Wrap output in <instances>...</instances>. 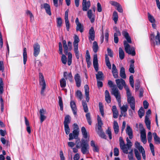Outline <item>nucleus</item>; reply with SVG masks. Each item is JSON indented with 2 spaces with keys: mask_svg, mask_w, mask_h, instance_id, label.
<instances>
[{
  "mask_svg": "<svg viewBox=\"0 0 160 160\" xmlns=\"http://www.w3.org/2000/svg\"><path fill=\"white\" fill-rule=\"evenodd\" d=\"M122 35L127 40V41H124L123 42V44L126 52L128 54L131 55L132 56H134L136 54L135 48L132 47H130V45L128 43H132V41L130 37L129 36L128 33L126 30H124L122 32Z\"/></svg>",
  "mask_w": 160,
  "mask_h": 160,
  "instance_id": "1",
  "label": "nucleus"
},
{
  "mask_svg": "<svg viewBox=\"0 0 160 160\" xmlns=\"http://www.w3.org/2000/svg\"><path fill=\"white\" fill-rule=\"evenodd\" d=\"M98 128L96 129V132L98 135L102 138L105 139H107V137L105 133L103 131L102 128V126L103 125V123L102 122L101 118L99 115L98 116Z\"/></svg>",
  "mask_w": 160,
  "mask_h": 160,
  "instance_id": "2",
  "label": "nucleus"
},
{
  "mask_svg": "<svg viewBox=\"0 0 160 160\" xmlns=\"http://www.w3.org/2000/svg\"><path fill=\"white\" fill-rule=\"evenodd\" d=\"M73 130L72 133H69V140H71L74 139H77L78 138L79 134V127L76 123H74L73 124Z\"/></svg>",
  "mask_w": 160,
  "mask_h": 160,
  "instance_id": "3",
  "label": "nucleus"
},
{
  "mask_svg": "<svg viewBox=\"0 0 160 160\" xmlns=\"http://www.w3.org/2000/svg\"><path fill=\"white\" fill-rule=\"evenodd\" d=\"M79 41L78 37L75 35L74 38V41L73 42L74 51L77 59H78L79 58V54L78 49V43Z\"/></svg>",
  "mask_w": 160,
  "mask_h": 160,
  "instance_id": "4",
  "label": "nucleus"
},
{
  "mask_svg": "<svg viewBox=\"0 0 160 160\" xmlns=\"http://www.w3.org/2000/svg\"><path fill=\"white\" fill-rule=\"evenodd\" d=\"M71 118L69 115H67L64 118V120L63 122L64 127L65 131L66 134L68 135L70 132V128L68 124L70 123Z\"/></svg>",
  "mask_w": 160,
  "mask_h": 160,
  "instance_id": "5",
  "label": "nucleus"
},
{
  "mask_svg": "<svg viewBox=\"0 0 160 160\" xmlns=\"http://www.w3.org/2000/svg\"><path fill=\"white\" fill-rule=\"evenodd\" d=\"M81 147V150L83 154H88L89 153V145L86 140L84 139H82Z\"/></svg>",
  "mask_w": 160,
  "mask_h": 160,
  "instance_id": "6",
  "label": "nucleus"
},
{
  "mask_svg": "<svg viewBox=\"0 0 160 160\" xmlns=\"http://www.w3.org/2000/svg\"><path fill=\"white\" fill-rule=\"evenodd\" d=\"M39 84L40 85L42 86L41 94L42 95L43 94L44 90L46 88V84L43 75L41 72L39 73Z\"/></svg>",
  "mask_w": 160,
  "mask_h": 160,
  "instance_id": "7",
  "label": "nucleus"
},
{
  "mask_svg": "<svg viewBox=\"0 0 160 160\" xmlns=\"http://www.w3.org/2000/svg\"><path fill=\"white\" fill-rule=\"evenodd\" d=\"M119 142L120 147L121 149L122 150L123 153L128 154V149L129 148H128L127 145L125 144L123 140L121 137L119 138Z\"/></svg>",
  "mask_w": 160,
  "mask_h": 160,
  "instance_id": "8",
  "label": "nucleus"
},
{
  "mask_svg": "<svg viewBox=\"0 0 160 160\" xmlns=\"http://www.w3.org/2000/svg\"><path fill=\"white\" fill-rule=\"evenodd\" d=\"M112 94L115 97L119 105L120 106L121 105V96L118 89L117 88L112 89Z\"/></svg>",
  "mask_w": 160,
  "mask_h": 160,
  "instance_id": "9",
  "label": "nucleus"
},
{
  "mask_svg": "<svg viewBox=\"0 0 160 160\" xmlns=\"http://www.w3.org/2000/svg\"><path fill=\"white\" fill-rule=\"evenodd\" d=\"M58 46H59V54H60L62 55V56L61 58V61L62 62L65 64L67 63V57L66 56L62 54V44L61 42H60L58 43Z\"/></svg>",
  "mask_w": 160,
  "mask_h": 160,
  "instance_id": "10",
  "label": "nucleus"
},
{
  "mask_svg": "<svg viewBox=\"0 0 160 160\" xmlns=\"http://www.w3.org/2000/svg\"><path fill=\"white\" fill-rule=\"evenodd\" d=\"M117 85L118 88L120 90H122L123 87V85H125L124 80L122 78L116 79L115 80Z\"/></svg>",
  "mask_w": 160,
  "mask_h": 160,
  "instance_id": "11",
  "label": "nucleus"
},
{
  "mask_svg": "<svg viewBox=\"0 0 160 160\" xmlns=\"http://www.w3.org/2000/svg\"><path fill=\"white\" fill-rule=\"evenodd\" d=\"M69 10H67L65 12L64 19L67 30L69 31L70 27V24L68 19V13Z\"/></svg>",
  "mask_w": 160,
  "mask_h": 160,
  "instance_id": "12",
  "label": "nucleus"
},
{
  "mask_svg": "<svg viewBox=\"0 0 160 160\" xmlns=\"http://www.w3.org/2000/svg\"><path fill=\"white\" fill-rule=\"evenodd\" d=\"M127 102L130 104V106L132 110H135V99L133 97L127 98Z\"/></svg>",
  "mask_w": 160,
  "mask_h": 160,
  "instance_id": "13",
  "label": "nucleus"
},
{
  "mask_svg": "<svg viewBox=\"0 0 160 160\" xmlns=\"http://www.w3.org/2000/svg\"><path fill=\"white\" fill-rule=\"evenodd\" d=\"M41 8H44L45 9L47 14L50 16L51 15V8L49 4L47 3H44L43 4H41Z\"/></svg>",
  "mask_w": 160,
  "mask_h": 160,
  "instance_id": "14",
  "label": "nucleus"
},
{
  "mask_svg": "<svg viewBox=\"0 0 160 160\" xmlns=\"http://www.w3.org/2000/svg\"><path fill=\"white\" fill-rule=\"evenodd\" d=\"M90 6L91 3L89 1L87 2V0H83L82 6L83 11H87L90 8Z\"/></svg>",
  "mask_w": 160,
  "mask_h": 160,
  "instance_id": "15",
  "label": "nucleus"
},
{
  "mask_svg": "<svg viewBox=\"0 0 160 160\" xmlns=\"http://www.w3.org/2000/svg\"><path fill=\"white\" fill-rule=\"evenodd\" d=\"M33 55L35 57H37L40 52V46L38 43H35L33 45Z\"/></svg>",
  "mask_w": 160,
  "mask_h": 160,
  "instance_id": "16",
  "label": "nucleus"
},
{
  "mask_svg": "<svg viewBox=\"0 0 160 160\" xmlns=\"http://www.w3.org/2000/svg\"><path fill=\"white\" fill-rule=\"evenodd\" d=\"M110 3L112 6H115L116 8V9L120 12H123V9L120 4L117 2L111 1L110 2Z\"/></svg>",
  "mask_w": 160,
  "mask_h": 160,
  "instance_id": "17",
  "label": "nucleus"
},
{
  "mask_svg": "<svg viewBox=\"0 0 160 160\" xmlns=\"http://www.w3.org/2000/svg\"><path fill=\"white\" fill-rule=\"evenodd\" d=\"M95 32L93 27H92L89 30L88 39L90 41H94L95 38Z\"/></svg>",
  "mask_w": 160,
  "mask_h": 160,
  "instance_id": "18",
  "label": "nucleus"
},
{
  "mask_svg": "<svg viewBox=\"0 0 160 160\" xmlns=\"http://www.w3.org/2000/svg\"><path fill=\"white\" fill-rule=\"evenodd\" d=\"M74 79L77 87L79 88L81 86V80L80 76L78 73L76 74L74 76Z\"/></svg>",
  "mask_w": 160,
  "mask_h": 160,
  "instance_id": "19",
  "label": "nucleus"
},
{
  "mask_svg": "<svg viewBox=\"0 0 160 160\" xmlns=\"http://www.w3.org/2000/svg\"><path fill=\"white\" fill-rule=\"evenodd\" d=\"M93 67L96 72H98V56L97 54L94 56L93 58Z\"/></svg>",
  "mask_w": 160,
  "mask_h": 160,
  "instance_id": "20",
  "label": "nucleus"
},
{
  "mask_svg": "<svg viewBox=\"0 0 160 160\" xmlns=\"http://www.w3.org/2000/svg\"><path fill=\"white\" fill-rule=\"evenodd\" d=\"M87 16L90 20L91 23H92L94 22L95 21V16L92 14L91 9H89L88 11Z\"/></svg>",
  "mask_w": 160,
  "mask_h": 160,
  "instance_id": "21",
  "label": "nucleus"
},
{
  "mask_svg": "<svg viewBox=\"0 0 160 160\" xmlns=\"http://www.w3.org/2000/svg\"><path fill=\"white\" fill-rule=\"evenodd\" d=\"M85 89V94L86 96V99L87 102L89 100V88L88 85H85L84 87Z\"/></svg>",
  "mask_w": 160,
  "mask_h": 160,
  "instance_id": "22",
  "label": "nucleus"
},
{
  "mask_svg": "<svg viewBox=\"0 0 160 160\" xmlns=\"http://www.w3.org/2000/svg\"><path fill=\"white\" fill-rule=\"evenodd\" d=\"M45 112L46 111L43 109H41L40 110V122L41 123L46 118V117L44 115Z\"/></svg>",
  "mask_w": 160,
  "mask_h": 160,
  "instance_id": "23",
  "label": "nucleus"
},
{
  "mask_svg": "<svg viewBox=\"0 0 160 160\" xmlns=\"http://www.w3.org/2000/svg\"><path fill=\"white\" fill-rule=\"evenodd\" d=\"M70 106L74 115H77V108L75 102L71 101L70 102Z\"/></svg>",
  "mask_w": 160,
  "mask_h": 160,
  "instance_id": "24",
  "label": "nucleus"
},
{
  "mask_svg": "<svg viewBox=\"0 0 160 160\" xmlns=\"http://www.w3.org/2000/svg\"><path fill=\"white\" fill-rule=\"evenodd\" d=\"M85 58L86 62L87 64V66L89 68L91 63L90 61V56L89 54V52L88 50H87L86 52Z\"/></svg>",
  "mask_w": 160,
  "mask_h": 160,
  "instance_id": "25",
  "label": "nucleus"
},
{
  "mask_svg": "<svg viewBox=\"0 0 160 160\" xmlns=\"http://www.w3.org/2000/svg\"><path fill=\"white\" fill-rule=\"evenodd\" d=\"M126 132L129 136V138L132 139L133 138L132 131V129L129 126H127Z\"/></svg>",
  "mask_w": 160,
  "mask_h": 160,
  "instance_id": "26",
  "label": "nucleus"
},
{
  "mask_svg": "<svg viewBox=\"0 0 160 160\" xmlns=\"http://www.w3.org/2000/svg\"><path fill=\"white\" fill-rule=\"evenodd\" d=\"M90 145L93 147V150L94 152H98L99 151V148L98 146L95 144V142L93 140L91 141Z\"/></svg>",
  "mask_w": 160,
  "mask_h": 160,
  "instance_id": "27",
  "label": "nucleus"
},
{
  "mask_svg": "<svg viewBox=\"0 0 160 160\" xmlns=\"http://www.w3.org/2000/svg\"><path fill=\"white\" fill-rule=\"evenodd\" d=\"M105 100L108 103H109L111 102V98L109 92L108 90L105 91Z\"/></svg>",
  "mask_w": 160,
  "mask_h": 160,
  "instance_id": "28",
  "label": "nucleus"
},
{
  "mask_svg": "<svg viewBox=\"0 0 160 160\" xmlns=\"http://www.w3.org/2000/svg\"><path fill=\"white\" fill-rule=\"evenodd\" d=\"M134 60H132L130 61V68L129 70V72L132 73H134L135 71L134 69Z\"/></svg>",
  "mask_w": 160,
  "mask_h": 160,
  "instance_id": "29",
  "label": "nucleus"
},
{
  "mask_svg": "<svg viewBox=\"0 0 160 160\" xmlns=\"http://www.w3.org/2000/svg\"><path fill=\"white\" fill-rule=\"evenodd\" d=\"M25 123L27 126V131L29 134L31 133V128L29 125V123L28 120L25 117H24Z\"/></svg>",
  "mask_w": 160,
  "mask_h": 160,
  "instance_id": "30",
  "label": "nucleus"
},
{
  "mask_svg": "<svg viewBox=\"0 0 160 160\" xmlns=\"http://www.w3.org/2000/svg\"><path fill=\"white\" fill-rule=\"evenodd\" d=\"M145 122L148 129L149 130H150L151 128V122L149 120L148 116H145Z\"/></svg>",
  "mask_w": 160,
  "mask_h": 160,
  "instance_id": "31",
  "label": "nucleus"
},
{
  "mask_svg": "<svg viewBox=\"0 0 160 160\" xmlns=\"http://www.w3.org/2000/svg\"><path fill=\"white\" fill-rule=\"evenodd\" d=\"M113 128L115 133L116 134H117L119 131V126L117 122L116 121H114Z\"/></svg>",
  "mask_w": 160,
  "mask_h": 160,
  "instance_id": "32",
  "label": "nucleus"
},
{
  "mask_svg": "<svg viewBox=\"0 0 160 160\" xmlns=\"http://www.w3.org/2000/svg\"><path fill=\"white\" fill-rule=\"evenodd\" d=\"M62 42L64 49V53L67 54L68 52V48L67 44L66 41L65 40H63Z\"/></svg>",
  "mask_w": 160,
  "mask_h": 160,
  "instance_id": "33",
  "label": "nucleus"
},
{
  "mask_svg": "<svg viewBox=\"0 0 160 160\" xmlns=\"http://www.w3.org/2000/svg\"><path fill=\"white\" fill-rule=\"evenodd\" d=\"M23 63L25 65L26 64L27 59V49L26 48H23Z\"/></svg>",
  "mask_w": 160,
  "mask_h": 160,
  "instance_id": "34",
  "label": "nucleus"
},
{
  "mask_svg": "<svg viewBox=\"0 0 160 160\" xmlns=\"http://www.w3.org/2000/svg\"><path fill=\"white\" fill-rule=\"evenodd\" d=\"M119 55L120 59L121 60H122L124 58V52L121 47H120L119 48Z\"/></svg>",
  "mask_w": 160,
  "mask_h": 160,
  "instance_id": "35",
  "label": "nucleus"
},
{
  "mask_svg": "<svg viewBox=\"0 0 160 160\" xmlns=\"http://www.w3.org/2000/svg\"><path fill=\"white\" fill-rule=\"evenodd\" d=\"M120 77L122 78H126V75L125 73V70L124 67L121 68L120 70Z\"/></svg>",
  "mask_w": 160,
  "mask_h": 160,
  "instance_id": "36",
  "label": "nucleus"
},
{
  "mask_svg": "<svg viewBox=\"0 0 160 160\" xmlns=\"http://www.w3.org/2000/svg\"><path fill=\"white\" fill-rule=\"evenodd\" d=\"M154 139L155 142L157 144H160V138L158 136L156 132L153 133Z\"/></svg>",
  "mask_w": 160,
  "mask_h": 160,
  "instance_id": "37",
  "label": "nucleus"
},
{
  "mask_svg": "<svg viewBox=\"0 0 160 160\" xmlns=\"http://www.w3.org/2000/svg\"><path fill=\"white\" fill-rule=\"evenodd\" d=\"M92 48L94 52L96 53L98 52L99 47L97 42L94 41L93 42Z\"/></svg>",
  "mask_w": 160,
  "mask_h": 160,
  "instance_id": "38",
  "label": "nucleus"
},
{
  "mask_svg": "<svg viewBox=\"0 0 160 160\" xmlns=\"http://www.w3.org/2000/svg\"><path fill=\"white\" fill-rule=\"evenodd\" d=\"M103 74L102 72L99 71L96 74V78L97 80H103Z\"/></svg>",
  "mask_w": 160,
  "mask_h": 160,
  "instance_id": "39",
  "label": "nucleus"
},
{
  "mask_svg": "<svg viewBox=\"0 0 160 160\" xmlns=\"http://www.w3.org/2000/svg\"><path fill=\"white\" fill-rule=\"evenodd\" d=\"M140 152L142 154V158L144 160L146 159V155L145 151L142 146H141L140 147L138 148Z\"/></svg>",
  "mask_w": 160,
  "mask_h": 160,
  "instance_id": "40",
  "label": "nucleus"
},
{
  "mask_svg": "<svg viewBox=\"0 0 160 160\" xmlns=\"http://www.w3.org/2000/svg\"><path fill=\"white\" fill-rule=\"evenodd\" d=\"M76 30L77 31H79L81 32H83V26L81 23H78L77 25Z\"/></svg>",
  "mask_w": 160,
  "mask_h": 160,
  "instance_id": "41",
  "label": "nucleus"
},
{
  "mask_svg": "<svg viewBox=\"0 0 160 160\" xmlns=\"http://www.w3.org/2000/svg\"><path fill=\"white\" fill-rule=\"evenodd\" d=\"M105 62L106 66L109 69L111 68V65L110 62L109 58L107 55H105Z\"/></svg>",
  "mask_w": 160,
  "mask_h": 160,
  "instance_id": "42",
  "label": "nucleus"
},
{
  "mask_svg": "<svg viewBox=\"0 0 160 160\" xmlns=\"http://www.w3.org/2000/svg\"><path fill=\"white\" fill-rule=\"evenodd\" d=\"M81 132L83 135V137L85 138L86 139L88 138L87 132L85 128L82 127L81 128Z\"/></svg>",
  "mask_w": 160,
  "mask_h": 160,
  "instance_id": "43",
  "label": "nucleus"
},
{
  "mask_svg": "<svg viewBox=\"0 0 160 160\" xmlns=\"http://www.w3.org/2000/svg\"><path fill=\"white\" fill-rule=\"evenodd\" d=\"M60 85L61 88H64L66 87V82L65 79L64 78H62L60 81Z\"/></svg>",
  "mask_w": 160,
  "mask_h": 160,
  "instance_id": "44",
  "label": "nucleus"
},
{
  "mask_svg": "<svg viewBox=\"0 0 160 160\" xmlns=\"http://www.w3.org/2000/svg\"><path fill=\"white\" fill-rule=\"evenodd\" d=\"M113 20H114V22L116 24L118 20V13L116 11H114L113 13Z\"/></svg>",
  "mask_w": 160,
  "mask_h": 160,
  "instance_id": "45",
  "label": "nucleus"
},
{
  "mask_svg": "<svg viewBox=\"0 0 160 160\" xmlns=\"http://www.w3.org/2000/svg\"><path fill=\"white\" fill-rule=\"evenodd\" d=\"M148 18L150 22L152 23H154L155 22V19L153 17L149 12L148 13Z\"/></svg>",
  "mask_w": 160,
  "mask_h": 160,
  "instance_id": "46",
  "label": "nucleus"
},
{
  "mask_svg": "<svg viewBox=\"0 0 160 160\" xmlns=\"http://www.w3.org/2000/svg\"><path fill=\"white\" fill-rule=\"evenodd\" d=\"M138 114L140 118H142L144 114V111L142 107H141L138 112Z\"/></svg>",
  "mask_w": 160,
  "mask_h": 160,
  "instance_id": "47",
  "label": "nucleus"
},
{
  "mask_svg": "<svg viewBox=\"0 0 160 160\" xmlns=\"http://www.w3.org/2000/svg\"><path fill=\"white\" fill-rule=\"evenodd\" d=\"M57 25L58 27L60 28L62 26V20L61 18H57Z\"/></svg>",
  "mask_w": 160,
  "mask_h": 160,
  "instance_id": "48",
  "label": "nucleus"
},
{
  "mask_svg": "<svg viewBox=\"0 0 160 160\" xmlns=\"http://www.w3.org/2000/svg\"><path fill=\"white\" fill-rule=\"evenodd\" d=\"M135 157L138 160H141V155L139 151L137 149L134 150Z\"/></svg>",
  "mask_w": 160,
  "mask_h": 160,
  "instance_id": "49",
  "label": "nucleus"
},
{
  "mask_svg": "<svg viewBox=\"0 0 160 160\" xmlns=\"http://www.w3.org/2000/svg\"><path fill=\"white\" fill-rule=\"evenodd\" d=\"M99 107L100 112L102 116H104V112L103 110V107L102 103L99 102Z\"/></svg>",
  "mask_w": 160,
  "mask_h": 160,
  "instance_id": "50",
  "label": "nucleus"
},
{
  "mask_svg": "<svg viewBox=\"0 0 160 160\" xmlns=\"http://www.w3.org/2000/svg\"><path fill=\"white\" fill-rule=\"evenodd\" d=\"M59 102L58 103L60 107V109L61 110L63 111V104L62 98L60 96H59L58 97Z\"/></svg>",
  "mask_w": 160,
  "mask_h": 160,
  "instance_id": "51",
  "label": "nucleus"
},
{
  "mask_svg": "<svg viewBox=\"0 0 160 160\" xmlns=\"http://www.w3.org/2000/svg\"><path fill=\"white\" fill-rule=\"evenodd\" d=\"M82 105L84 112H88V108L86 101H82Z\"/></svg>",
  "mask_w": 160,
  "mask_h": 160,
  "instance_id": "52",
  "label": "nucleus"
},
{
  "mask_svg": "<svg viewBox=\"0 0 160 160\" xmlns=\"http://www.w3.org/2000/svg\"><path fill=\"white\" fill-rule=\"evenodd\" d=\"M76 96L80 100H81L82 98V95L80 90H78L76 93Z\"/></svg>",
  "mask_w": 160,
  "mask_h": 160,
  "instance_id": "53",
  "label": "nucleus"
},
{
  "mask_svg": "<svg viewBox=\"0 0 160 160\" xmlns=\"http://www.w3.org/2000/svg\"><path fill=\"white\" fill-rule=\"evenodd\" d=\"M3 91V83L2 79L0 78V94H2Z\"/></svg>",
  "mask_w": 160,
  "mask_h": 160,
  "instance_id": "54",
  "label": "nucleus"
},
{
  "mask_svg": "<svg viewBox=\"0 0 160 160\" xmlns=\"http://www.w3.org/2000/svg\"><path fill=\"white\" fill-rule=\"evenodd\" d=\"M106 133L108 135L109 139L111 140L112 139V133L109 127H108L107 130H106Z\"/></svg>",
  "mask_w": 160,
  "mask_h": 160,
  "instance_id": "55",
  "label": "nucleus"
},
{
  "mask_svg": "<svg viewBox=\"0 0 160 160\" xmlns=\"http://www.w3.org/2000/svg\"><path fill=\"white\" fill-rule=\"evenodd\" d=\"M108 84L109 86L111 88H113L112 89H112L113 88H117L116 87V85H113V83L112 82V81L111 80H109L108 82Z\"/></svg>",
  "mask_w": 160,
  "mask_h": 160,
  "instance_id": "56",
  "label": "nucleus"
},
{
  "mask_svg": "<svg viewBox=\"0 0 160 160\" xmlns=\"http://www.w3.org/2000/svg\"><path fill=\"white\" fill-rule=\"evenodd\" d=\"M147 137H148V141L149 143L151 142L152 140V133L150 132H149L148 134L147 135Z\"/></svg>",
  "mask_w": 160,
  "mask_h": 160,
  "instance_id": "57",
  "label": "nucleus"
},
{
  "mask_svg": "<svg viewBox=\"0 0 160 160\" xmlns=\"http://www.w3.org/2000/svg\"><path fill=\"white\" fill-rule=\"evenodd\" d=\"M140 87V81L139 80H137V82L135 84V91L137 92Z\"/></svg>",
  "mask_w": 160,
  "mask_h": 160,
  "instance_id": "58",
  "label": "nucleus"
},
{
  "mask_svg": "<svg viewBox=\"0 0 160 160\" xmlns=\"http://www.w3.org/2000/svg\"><path fill=\"white\" fill-rule=\"evenodd\" d=\"M140 134L141 138L146 137V132L145 129L141 130Z\"/></svg>",
  "mask_w": 160,
  "mask_h": 160,
  "instance_id": "59",
  "label": "nucleus"
},
{
  "mask_svg": "<svg viewBox=\"0 0 160 160\" xmlns=\"http://www.w3.org/2000/svg\"><path fill=\"white\" fill-rule=\"evenodd\" d=\"M128 108V106L127 105H123L122 107L120 108V109L121 110V112H126L127 111Z\"/></svg>",
  "mask_w": 160,
  "mask_h": 160,
  "instance_id": "60",
  "label": "nucleus"
},
{
  "mask_svg": "<svg viewBox=\"0 0 160 160\" xmlns=\"http://www.w3.org/2000/svg\"><path fill=\"white\" fill-rule=\"evenodd\" d=\"M126 141L127 142V143L126 144L127 146L128 147V148H129L132 146L131 142V141L128 139V137L126 138Z\"/></svg>",
  "mask_w": 160,
  "mask_h": 160,
  "instance_id": "61",
  "label": "nucleus"
},
{
  "mask_svg": "<svg viewBox=\"0 0 160 160\" xmlns=\"http://www.w3.org/2000/svg\"><path fill=\"white\" fill-rule=\"evenodd\" d=\"M114 155L115 156H118L119 155V149L117 148H115L113 151Z\"/></svg>",
  "mask_w": 160,
  "mask_h": 160,
  "instance_id": "62",
  "label": "nucleus"
},
{
  "mask_svg": "<svg viewBox=\"0 0 160 160\" xmlns=\"http://www.w3.org/2000/svg\"><path fill=\"white\" fill-rule=\"evenodd\" d=\"M109 33L108 30H106L105 33V41L107 42L108 40Z\"/></svg>",
  "mask_w": 160,
  "mask_h": 160,
  "instance_id": "63",
  "label": "nucleus"
},
{
  "mask_svg": "<svg viewBox=\"0 0 160 160\" xmlns=\"http://www.w3.org/2000/svg\"><path fill=\"white\" fill-rule=\"evenodd\" d=\"M59 156L61 160H65V158L63 155V152L62 150L60 151Z\"/></svg>",
  "mask_w": 160,
  "mask_h": 160,
  "instance_id": "64",
  "label": "nucleus"
}]
</instances>
